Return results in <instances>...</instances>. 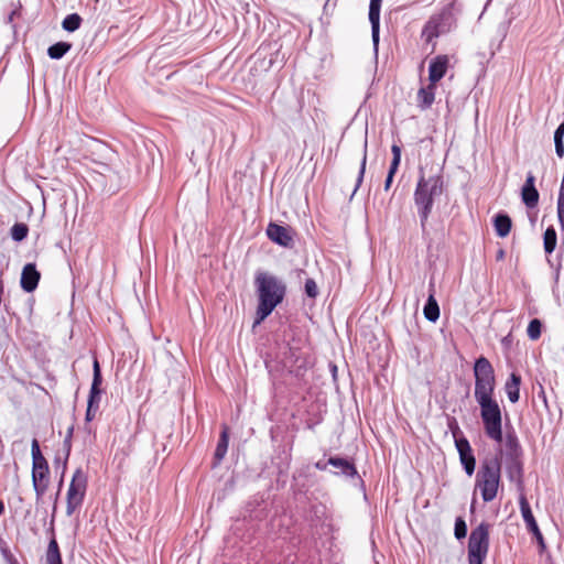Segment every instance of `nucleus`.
Here are the masks:
<instances>
[{"instance_id": "1", "label": "nucleus", "mask_w": 564, "mask_h": 564, "mask_svg": "<svg viewBox=\"0 0 564 564\" xmlns=\"http://www.w3.org/2000/svg\"><path fill=\"white\" fill-rule=\"evenodd\" d=\"M475 400L480 408L484 430L490 440L502 441V414L495 399L496 377L491 362L484 356L476 359L474 365Z\"/></svg>"}, {"instance_id": "2", "label": "nucleus", "mask_w": 564, "mask_h": 564, "mask_svg": "<svg viewBox=\"0 0 564 564\" xmlns=\"http://www.w3.org/2000/svg\"><path fill=\"white\" fill-rule=\"evenodd\" d=\"M259 303L254 324L263 322L282 303L286 285L282 280L268 272H258L254 278Z\"/></svg>"}, {"instance_id": "3", "label": "nucleus", "mask_w": 564, "mask_h": 564, "mask_svg": "<svg viewBox=\"0 0 564 564\" xmlns=\"http://www.w3.org/2000/svg\"><path fill=\"white\" fill-rule=\"evenodd\" d=\"M444 192V181L441 175H431L419 178L414 192V203L421 220L422 229H425L429 217L432 213L434 199Z\"/></svg>"}, {"instance_id": "4", "label": "nucleus", "mask_w": 564, "mask_h": 564, "mask_svg": "<svg viewBox=\"0 0 564 564\" xmlns=\"http://www.w3.org/2000/svg\"><path fill=\"white\" fill-rule=\"evenodd\" d=\"M501 484V460L499 456L481 462L476 474L475 490H479L484 502L496 499Z\"/></svg>"}, {"instance_id": "5", "label": "nucleus", "mask_w": 564, "mask_h": 564, "mask_svg": "<svg viewBox=\"0 0 564 564\" xmlns=\"http://www.w3.org/2000/svg\"><path fill=\"white\" fill-rule=\"evenodd\" d=\"M32 455V485L35 491V502L40 505L43 502V497L46 494L50 484V466L46 458L43 456L40 444L36 438L32 441L31 445Z\"/></svg>"}, {"instance_id": "6", "label": "nucleus", "mask_w": 564, "mask_h": 564, "mask_svg": "<svg viewBox=\"0 0 564 564\" xmlns=\"http://www.w3.org/2000/svg\"><path fill=\"white\" fill-rule=\"evenodd\" d=\"M490 525L481 522L476 527L468 539V563L482 564L489 551Z\"/></svg>"}, {"instance_id": "7", "label": "nucleus", "mask_w": 564, "mask_h": 564, "mask_svg": "<svg viewBox=\"0 0 564 564\" xmlns=\"http://www.w3.org/2000/svg\"><path fill=\"white\" fill-rule=\"evenodd\" d=\"M451 28V13L444 10L430 17L422 29L421 37L426 44H432V51H434L436 46L435 40L442 34L449 32Z\"/></svg>"}, {"instance_id": "8", "label": "nucleus", "mask_w": 564, "mask_h": 564, "mask_svg": "<svg viewBox=\"0 0 564 564\" xmlns=\"http://www.w3.org/2000/svg\"><path fill=\"white\" fill-rule=\"evenodd\" d=\"M87 490V476L80 469H76L73 474L67 495H66V514L72 516L80 508L84 502Z\"/></svg>"}, {"instance_id": "9", "label": "nucleus", "mask_w": 564, "mask_h": 564, "mask_svg": "<svg viewBox=\"0 0 564 564\" xmlns=\"http://www.w3.org/2000/svg\"><path fill=\"white\" fill-rule=\"evenodd\" d=\"M503 442V448L506 457L509 462V473L511 477L517 474L520 475L522 471V447L519 443L517 434L512 432H508L505 436V440L502 438L501 443ZM500 444V442H498Z\"/></svg>"}, {"instance_id": "10", "label": "nucleus", "mask_w": 564, "mask_h": 564, "mask_svg": "<svg viewBox=\"0 0 564 564\" xmlns=\"http://www.w3.org/2000/svg\"><path fill=\"white\" fill-rule=\"evenodd\" d=\"M519 505H520V511H521L522 518L525 522L527 529L529 532H531L533 534L534 539L536 540V543L540 549V553H543L546 549V544H545L543 534L540 531V528L535 521V518L532 513L530 503H529L528 499L525 498V496L522 495L520 497Z\"/></svg>"}, {"instance_id": "11", "label": "nucleus", "mask_w": 564, "mask_h": 564, "mask_svg": "<svg viewBox=\"0 0 564 564\" xmlns=\"http://www.w3.org/2000/svg\"><path fill=\"white\" fill-rule=\"evenodd\" d=\"M102 382L100 366L97 359L94 360V377L88 398V406L86 411V420L91 421L95 417L100 399V384Z\"/></svg>"}, {"instance_id": "12", "label": "nucleus", "mask_w": 564, "mask_h": 564, "mask_svg": "<svg viewBox=\"0 0 564 564\" xmlns=\"http://www.w3.org/2000/svg\"><path fill=\"white\" fill-rule=\"evenodd\" d=\"M293 230L290 227H284L275 223H270L267 227L268 238L285 248H290L293 245Z\"/></svg>"}, {"instance_id": "13", "label": "nucleus", "mask_w": 564, "mask_h": 564, "mask_svg": "<svg viewBox=\"0 0 564 564\" xmlns=\"http://www.w3.org/2000/svg\"><path fill=\"white\" fill-rule=\"evenodd\" d=\"M455 445L459 454L460 463L463 464L466 474L468 476H471L475 471L476 459L468 440L466 437L457 438L455 441Z\"/></svg>"}, {"instance_id": "14", "label": "nucleus", "mask_w": 564, "mask_h": 564, "mask_svg": "<svg viewBox=\"0 0 564 564\" xmlns=\"http://www.w3.org/2000/svg\"><path fill=\"white\" fill-rule=\"evenodd\" d=\"M449 66V57L445 54L436 55L429 65V82L432 85L437 83L446 75Z\"/></svg>"}, {"instance_id": "15", "label": "nucleus", "mask_w": 564, "mask_h": 564, "mask_svg": "<svg viewBox=\"0 0 564 564\" xmlns=\"http://www.w3.org/2000/svg\"><path fill=\"white\" fill-rule=\"evenodd\" d=\"M41 274L36 270V267L34 263H28L23 267L22 273H21V288L28 292H33L40 282Z\"/></svg>"}, {"instance_id": "16", "label": "nucleus", "mask_w": 564, "mask_h": 564, "mask_svg": "<svg viewBox=\"0 0 564 564\" xmlns=\"http://www.w3.org/2000/svg\"><path fill=\"white\" fill-rule=\"evenodd\" d=\"M535 177L529 173L521 191V197L527 207L533 208L539 203V192L535 188Z\"/></svg>"}, {"instance_id": "17", "label": "nucleus", "mask_w": 564, "mask_h": 564, "mask_svg": "<svg viewBox=\"0 0 564 564\" xmlns=\"http://www.w3.org/2000/svg\"><path fill=\"white\" fill-rule=\"evenodd\" d=\"M381 1L382 0H370L369 6V21L371 23L372 40L375 44L379 42Z\"/></svg>"}, {"instance_id": "18", "label": "nucleus", "mask_w": 564, "mask_h": 564, "mask_svg": "<svg viewBox=\"0 0 564 564\" xmlns=\"http://www.w3.org/2000/svg\"><path fill=\"white\" fill-rule=\"evenodd\" d=\"M435 90L436 85H432V83L429 82V85L426 87H422L419 89L416 95L417 106L425 110L430 108L434 100H435Z\"/></svg>"}, {"instance_id": "19", "label": "nucleus", "mask_w": 564, "mask_h": 564, "mask_svg": "<svg viewBox=\"0 0 564 564\" xmlns=\"http://www.w3.org/2000/svg\"><path fill=\"white\" fill-rule=\"evenodd\" d=\"M424 317L430 322H436L440 317V306L434 296V284H430V294L423 310Z\"/></svg>"}, {"instance_id": "20", "label": "nucleus", "mask_w": 564, "mask_h": 564, "mask_svg": "<svg viewBox=\"0 0 564 564\" xmlns=\"http://www.w3.org/2000/svg\"><path fill=\"white\" fill-rule=\"evenodd\" d=\"M391 152H392V161H391V164H390V167H389V172H388V175H387V178H386V182H384V189L386 191H389L391 184H392V181H393V177L399 169V165H400V162H401V148L400 145H398L397 143L392 144L391 147Z\"/></svg>"}, {"instance_id": "21", "label": "nucleus", "mask_w": 564, "mask_h": 564, "mask_svg": "<svg viewBox=\"0 0 564 564\" xmlns=\"http://www.w3.org/2000/svg\"><path fill=\"white\" fill-rule=\"evenodd\" d=\"M521 377L512 372L506 382L505 389L510 402L516 403L520 399Z\"/></svg>"}, {"instance_id": "22", "label": "nucleus", "mask_w": 564, "mask_h": 564, "mask_svg": "<svg viewBox=\"0 0 564 564\" xmlns=\"http://www.w3.org/2000/svg\"><path fill=\"white\" fill-rule=\"evenodd\" d=\"M494 226H495L496 234L499 237L505 238L511 231L512 221H511V218L507 214H498L494 219Z\"/></svg>"}, {"instance_id": "23", "label": "nucleus", "mask_w": 564, "mask_h": 564, "mask_svg": "<svg viewBox=\"0 0 564 564\" xmlns=\"http://www.w3.org/2000/svg\"><path fill=\"white\" fill-rule=\"evenodd\" d=\"M228 443H229V434H228V427L225 426L223 432L220 433L217 447L215 449V464H219L223 458L225 457L227 449H228Z\"/></svg>"}, {"instance_id": "24", "label": "nucleus", "mask_w": 564, "mask_h": 564, "mask_svg": "<svg viewBox=\"0 0 564 564\" xmlns=\"http://www.w3.org/2000/svg\"><path fill=\"white\" fill-rule=\"evenodd\" d=\"M327 464L339 468L343 475L355 476L357 474L355 465L345 458L330 457Z\"/></svg>"}, {"instance_id": "25", "label": "nucleus", "mask_w": 564, "mask_h": 564, "mask_svg": "<svg viewBox=\"0 0 564 564\" xmlns=\"http://www.w3.org/2000/svg\"><path fill=\"white\" fill-rule=\"evenodd\" d=\"M556 242H557L556 231H555L554 227L550 226L549 228H546V230L544 231V235H543V247H544L545 253L551 254L556 248Z\"/></svg>"}, {"instance_id": "26", "label": "nucleus", "mask_w": 564, "mask_h": 564, "mask_svg": "<svg viewBox=\"0 0 564 564\" xmlns=\"http://www.w3.org/2000/svg\"><path fill=\"white\" fill-rule=\"evenodd\" d=\"M46 564H63L57 541L52 539L46 551Z\"/></svg>"}, {"instance_id": "27", "label": "nucleus", "mask_w": 564, "mask_h": 564, "mask_svg": "<svg viewBox=\"0 0 564 564\" xmlns=\"http://www.w3.org/2000/svg\"><path fill=\"white\" fill-rule=\"evenodd\" d=\"M72 44L68 42H57L47 48V54L52 59L62 58L69 50Z\"/></svg>"}, {"instance_id": "28", "label": "nucleus", "mask_w": 564, "mask_h": 564, "mask_svg": "<svg viewBox=\"0 0 564 564\" xmlns=\"http://www.w3.org/2000/svg\"><path fill=\"white\" fill-rule=\"evenodd\" d=\"M82 18L79 14L77 13H72V14H68L62 22V26L64 30L68 31V32H74L76 31L77 29H79L80 24H82Z\"/></svg>"}, {"instance_id": "29", "label": "nucleus", "mask_w": 564, "mask_h": 564, "mask_svg": "<svg viewBox=\"0 0 564 564\" xmlns=\"http://www.w3.org/2000/svg\"><path fill=\"white\" fill-rule=\"evenodd\" d=\"M563 137H564V122H562L554 132L555 152L558 158H562L564 155Z\"/></svg>"}, {"instance_id": "30", "label": "nucleus", "mask_w": 564, "mask_h": 564, "mask_svg": "<svg viewBox=\"0 0 564 564\" xmlns=\"http://www.w3.org/2000/svg\"><path fill=\"white\" fill-rule=\"evenodd\" d=\"M29 232V227L24 223H17L11 228V237L15 241H22L26 238Z\"/></svg>"}, {"instance_id": "31", "label": "nucleus", "mask_w": 564, "mask_h": 564, "mask_svg": "<svg viewBox=\"0 0 564 564\" xmlns=\"http://www.w3.org/2000/svg\"><path fill=\"white\" fill-rule=\"evenodd\" d=\"M542 324L538 318L532 319L527 328V333L530 339L536 340L541 337Z\"/></svg>"}, {"instance_id": "32", "label": "nucleus", "mask_w": 564, "mask_h": 564, "mask_svg": "<svg viewBox=\"0 0 564 564\" xmlns=\"http://www.w3.org/2000/svg\"><path fill=\"white\" fill-rule=\"evenodd\" d=\"M252 58L257 62H260V67L264 70H268L269 68H271L272 64H273V59L270 58L267 61L265 56L262 54L261 50H258Z\"/></svg>"}, {"instance_id": "33", "label": "nucleus", "mask_w": 564, "mask_h": 564, "mask_svg": "<svg viewBox=\"0 0 564 564\" xmlns=\"http://www.w3.org/2000/svg\"><path fill=\"white\" fill-rule=\"evenodd\" d=\"M467 534V525L464 519L457 518L455 522V536L460 540Z\"/></svg>"}, {"instance_id": "34", "label": "nucleus", "mask_w": 564, "mask_h": 564, "mask_svg": "<svg viewBox=\"0 0 564 564\" xmlns=\"http://www.w3.org/2000/svg\"><path fill=\"white\" fill-rule=\"evenodd\" d=\"M305 293L308 297L315 299L318 295V288L313 279L305 281Z\"/></svg>"}, {"instance_id": "35", "label": "nucleus", "mask_w": 564, "mask_h": 564, "mask_svg": "<svg viewBox=\"0 0 564 564\" xmlns=\"http://www.w3.org/2000/svg\"><path fill=\"white\" fill-rule=\"evenodd\" d=\"M557 217H558L561 229L564 230V193H558Z\"/></svg>"}, {"instance_id": "36", "label": "nucleus", "mask_w": 564, "mask_h": 564, "mask_svg": "<svg viewBox=\"0 0 564 564\" xmlns=\"http://www.w3.org/2000/svg\"><path fill=\"white\" fill-rule=\"evenodd\" d=\"M366 164H367V144H365L364 155H362L361 163H360V170H359V174L357 177L356 188H358L360 186V184L364 180V175L366 172Z\"/></svg>"}, {"instance_id": "37", "label": "nucleus", "mask_w": 564, "mask_h": 564, "mask_svg": "<svg viewBox=\"0 0 564 564\" xmlns=\"http://www.w3.org/2000/svg\"><path fill=\"white\" fill-rule=\"evenodd\" d=\"M70 437H72V430L69 431L68 436L64 441V445H65V448H66V457H65L64 468H66V463H67V459H68V456H69V453H70V447H72V445H70Z\"/></svg>"}, {"instance_id": "38", "label": "nucleus", "mask_w": 564, "mask_h": 564, "mask_svg": "<svg viewBox=\"0 0 564 564\" xmlns=\"http://www.w3.org/2000/svg\"><path fill=\"white\" fill-rule=\"evenodd\" d=\"M315 466H316L317 469H321V470H325L326 469V464H323L321 462H317Z\"/></svg>"}, {"instance_id": "39", "label": "nucleus", "mask_w": 564, "mask_h": 564, "mask_svg": "<svg viewBox=\"0 0 564 564\" xmlns=\"http://www.w3.org/2000/svg\"><path fill=\"white\" fill-rule=\"evenodd\" d=\"M4 511V505L3 502L0 500V516L3 513Z\"/></svg>"}, {"instance_id": "40", "label": "nucleus", "mask_w": 564, "mask_h": 564, "mask_svg": "<svg viewBox=\"0 0 564 564\" xmlns=\"http://www.w3.org/2000/svg\"><path fill=\"white\" fill-rule=\"evenodd\" d=\"M56 503H57V497L55 498L54 506H53V513L56 511Z\"/></svg>"}, {"instance_id": "41", "label": "nucleus", "mask_w": 564, "mask_h": 564, "mask_svg": "<svg viewBox=\"0 0 564 564\" xmlns=\"http://www.w3.org/2000/svg\"><path fill=\"white\" fill-rule=\"evenodd\" d=\"M503 250H500L499 253H498V259H501L503 257Z\"/></svg>"}]
</instances>
